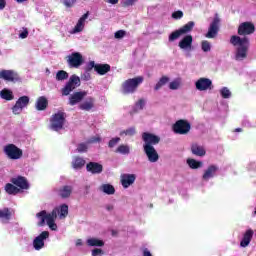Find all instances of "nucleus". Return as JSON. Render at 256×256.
<instances>
[{
	"label": "nucleus",
	"instance_id": "1",
	"mask_svg": "<svg viewBox=\"0 0 256 256\" xmlns=\"http://www.w3.org/2000/svg\"><path fill=\"white\" fill-rule=\"evenodd\" d=\"M142 140L144 141V151L149 161H159V154L153 145H157L161 138L155 134L144 132L142 134Z\"/></svg>",
	"mask_w": 256,
	"mask_h": 256
},
{
	"label": "nucleus",
	"instance_id": "2",
	"mask_svg": "<svg viewBox=\"0 0 256 256\" xmlns=\"http://www.w3.org/2000/svg\"><path fill=\"white\" fill-rule=\"evenodd\" d=\"M230 44L233 45V47H236L235 52V60L236 61H244V59H247V53L249 52V38L242 37L238 35H233L230 38Z\"/></svg>",
	"mask_w": 256,
	"mask_h": 256
},
{
	"label": "nucleus",
	"instance_id": "3",
	"mask_svg": "<svg viewBox=\"0 0 256 256\" xmlns=\"http://www.w3.org/2000/svg\"><path fill=\"white\" fill-rule=\"evenodd\" d=\"M141 83H143V76H138L126 80L122 85V93L124 95H131L135 93Z\"/></svg>",
	"mask_w": 256,
	"mask_h": 256
},
{
	"label": "nucleus",
	"instance_id": "4",
	"mask_svg": "<svg viewBox=\"0 0 256 256\" xmlns=\"http://www.w3.org/2000/svg\"><path fill=\"white\" fill-rule=\"evenodd\" d=\"M81 85V78L77 75H72L69 78V81L65 84V86L62 88L61 93L64 97H67V95H70L72 91H75L77 87Z\"/></svg>",
	"mask_w": 256,
	"mask_h": 256
},
{
	"label": "nucleus",
	"instance_id": "5",
	"mask_svg": "<svg viewBox=\"0 0 256 256\" xmlns=\"http://www.w3.org/2000/svg\"><path fill=\"white\" fill-rule=\"evenodd\" d=\"M193 27H195V22L190 21L187 24H185L182 28H179L178 30H175L174 32H172L169 35V41L173 42V41H177V39H179V37H181L182 35H187V33H191V31H193Z\"/></svg>",
	"mask_w": 256,
	"mask_h": 256
},
{
	"label": "nucleus",
	"instance_id": "6",
	"mask_svg": "<svg viewBox=\"0 0 256 256\" xmlns=\"http://www.w3.org/2000/svg\"><path fill=\"white\" fill-rule=\"evenodd\" d=\"M65 125V114L64 112H57L50 119V129L52 131H61Z\"/></svg>",
	"mask_w": 256,
	"mask_h": 256
},
{
	"label": "nucleus",
	"instance_id": "7",
	"mask_svg": "<svg viewBox=\"0 0 256 256\" xmlns=\"http://www.w3.org/2000/svg\"><path fill=\"white\" fill-rule=\"evenodd\" d=\"M4 153L9 159H21L23 157V150L17 147L15 144H8L4 146Z\"/></svg>",
	"mask_w": 256,
	"mask_h": 256
},
{
	"label": "nucleus",
	"instance_id": "8",
	"mask_svg": "<svg viewBox=\"0 0 256 256\" xmlns=\"http://www.w3.org/2000/svg\"><path fill=\"white\" fill-rule=\"evenodd\" d=\"M220 23L221 19H219V16L216 14L213 21L210 23L208 32L205 34L206 39H215L217 37Z\"/></svg>",
	"mask_w": 256,
	"mask_h": 256
},
{
	"label": "nucleus",
	"instance_id": "9",
	"mask_svg": "<svg viewBox=\"0 0 256 256\" xmlns=\"http://www.w3.org/2000/svg\"><path fill=\"white\" fill-rule=\"evenodd\" d=\"M0 79L8 81V83H21V77L14 70H1Z\"/></svg>",
	"mask_w": 256,
	"mask_h": 256
},
{
	"label": "nucleus",
	"instance_id": "10",
	"mask_svg": "<svg viewBox=\"0 0 256 256\" xmlns=\"http://www.w3.org/2000/svg\"><path fill=\"white\" fill-rule=\"evenodd\" d=\"M173 131L178 135H187V133L191 131V124L187 122V120H178L173 125Z\"/></svg>",
	"mask_w": 256,
	"mask_h": 256
},
{
	"label": "nucleus",
	"instance_id": "11",
	"mask_svg": "<svg viewBox=\"0 0 256 256\" xmlns=\"http://www.w3.org/2000/svg\"><path fill=\"white\" fill-rule=\"evenodd\" d=\"M29 96H22L20 97L15 105L12 107V113H14V115H19L23 112V110L25 109V107H27V105H29Z\"/></svg>",
	"mask_w": 256,
	"mask_h": 256
},
{
	"label": "nucleus",
	"instance_id": "12",
	"mask_svg": "<svg viewBox=\"0 0 256 256\" xmlns=\"http://www.w3.org/2000/svg\"><path fill=\"white\" fill-rule=\"evenodd\" d=\"M68 64L69 67H73L77 69L83 65V56L79 52H73L71 55L68 56Z\"/></svg>",
	"mask_w": 256,
	"mask_h": 256
},
{
	"label": "nucleus",
	"instance_id": "13",
	"mask_svg": "<svg viewBox=\"0 0 256 256\" xmlns=\"http://www.w3.org/2000/svg\"><path fill=\"white\" fill-rule=\"evenodd\" d=\"M197 91H209L213 89V81L209 78H200L195 82Z\"/></svg>",
	"mask_w": 256,
	"mask_h": 256
},
{
	"label": "nucleus",
	"instance_id": "14",
	"mask_svg": "<svg viewBox=\"0 0 256 256\" xmlns=\"http://www.w3.org/2000/svg\"><path fill=\"white\" fill-rule=\"evenodd\" d=\"M45 239H49V231H43L33 240V247L36 251H41L45 247Z\"/></svg>",
	"mask_w": 256,
	"mask_h": 256
},
{
	"label": "nucleus",
	"instance_id": "15",
	"mask_svg": "<svg viewBox=\"0 0 256 256\" xmlns=\"http://www.w3.org/2000/svg\"><path fill=\"white\" fill-rule=\"evenodd\" d=\"M57 211V208L53 209L51 213H47V211L42 210L39 213L36 214V217L39 219L38 227H45V221L46 223L49 222V217H55V212Z\"/></svg>",
	"mask_w": 256,
	"mask_h": 256
},
{
	"label": "nucleus",
	"instance_id": "16",
	"mask_svg": "<svg viewBox=\"0 0 256 256\" xmlns=\"http://www.w3.org/2000/svg\"><path fill=\"white\" fill-rule=\"evenodd\" d=\"M253 33H255V25L251 22L241 23L238 27V35L240 36L251 35Z\"/></svg>",
	"mask_w": 256,
	"mask_h": 256
},
{
	"label": "nucleus",
	"instance_id": "17",
	"mask_svg": "<svg viewBox=\"0 0 256 256\" xmlns=\"http://www.w3.org/2000/svg\"><path fill=\"white\" fill-rule=\"evenodd\" d=\"M178 47L183 51H193V36L186 35L179 41Z\"/></svg>",
	"mask_w": 256,
	"mask_h": 256
},
{
	"label": "nucleus",
	"instance_id": "18",
	"mask_svg": "<svg viewBox=\"0 0 256 256\" xmlns=\"http://www.w3.org/2000/svg\"><path fill=\"white\" fill-rule=\"evenodd\" d=\"M87 19H89V12L85 13L84 15H82V17H80L74 29L70 30V35L81 33V31L85 29V21H87Z\"/></svg>",
	"mask_w": 256,
	"mask_h": 256
},
{
	"label": "nucleus",
	"instance_id": "19",
	"mask_svg": "<svg viewBox=\"0 0 256 256\" xmlns=\"http://www.w3.org/2000/svg\"><path fill=\"white\" fill-rule=\"evenodd\" d=\"M135 179L137 177L135 174H122L121 175V185L124 189H128V187H131L135 183Z\"/></svg>",
	"mask_w": 256,
	"mask_h": 256
},
{
	"label": "nucleus",
	"instance_id": "20",
	"mask_svg": "<svg viewBox=\"0 0 256 256\" xmlns=\"http://www.w3.org/2000/svg\"><path fill=\"white\" fill-rule=\"evenodd\" d=\"M87 97V92L85 91H80V92H74L70 97H69V105H77V103H81L83 101V98Z\"/></svg>",
	"mask_w": 256,
	"mask_h": 256
},
{
	"label": "nucleus",
	"instance_id": "21",
	"mask_svg": "<svg viewBox=\"0 0 256 256\" xmlns=\"http://www.w3.org/2000/svg\"><path fill=\"white\" fill-rule=\"evenodd\" d=\"M10 181L13 185L19 187V189H29V182L27 181V178L23 176L12 178Z\"/></svg>",
	"mask_w": 256,
	"mask_h": 256
},
{
	"label": "nucleus",
	"instance_id": "22",
	"mask_svg": "<svg viewBox=\"0 0 256 256\" xmlns=\"http://www.w3.org/2000/svg\"><path fill=\"white\" fill-rule=\"evenodd\" d=\"M95 108V98L89 96L87 97L80 105L79 109L81 111H91V109Z\"/></svg>",
	"mask_w": 256,
	"mask_h": 256
},
{
	"label": "nucleus",
	"instance_id": "23",
	"mask_svg": "<svg viewBox=\"0 0 256 256\" xmlns=\"http://www.w3.org/2000/svg\"><path fill=\"white\" fill-rule=\"evenodd\" d=\"M217 171H219V167L215 165H210L205 171L202 176L203 181H209V179H213L215 175H217Z\"/></svg>",
	"mask_w": 256,
	"mask_h": 256
},
{
	"label": "nucleus",
	"instance_id": "24",
	"mask_svg": "<svg viewBox=\"0 0 256 256\" xmlns=\"http://www.w3.org/2000/svg\"><path fill=\"white\" fill-rule=\"evenodd\" d=\"M73 193V186L64 185L58 190V195L61 199H69Z\"/></svg>",
	"mask_w": 256,
	"mask_h": 256
},
{
	"label": "nucleus",
	"instance_id": "25",
	"mask_svg": "<svg viewBox=\"0 0 256 256\" xmlns=\"http://www.w3.org/2000/svg\"><path fill=\"white\" fill-rule=\"evenodd\" d=\"M254 233L253 229L246 230L240 242V247H249V243H251Z\"/></svg>",
	"mask_w": 256,
	"mask_h": 256
},
{
	"label": "nucleus",
	"instance_id": "26",
	"mask_svg": "<svg viewBox=\"0 0 256 256\" xmlns=\"http://www.w3.org/2000/svg\"><path fill=\"white\" fill-rule=\"evenodd\" d=\"M48 105H49V100H47V97L40 96L36 101L35 107L37 111H45Z\"/></svg>",
	"mask_w": 256,
	"mask_h": 256
},
{
	"label": "nucleus",
	"instance_id": "27",
	"mask_svg": "<svg viewBox=\"0 0 256 256\" xmlns=\"http://www.w3.org/2000/svg\"><path fill=\"white\" fill-rule=\"evenodd\" d=\"M95 71L98 75H106L111 71V66L109 64H96Z\"/></svg>",
	"mask_w": 256,
	"mask_h": 256
},
{
	"label": "nucleus",
	"instance_id": "28",
	"mask_svg": "<svg viewBox=\"0 0 256 256\" xmlns=\"http://www.w3.org/2000/svg\"><path fill=\"white\" fill-rule=\"evenodd\" d=\"M11 210L9 208L0 209V219L2 223H9L11 221Z\"/></svg>",
	"mask_w": 256,
	"mask_h": 256
},
{
	"label": "nucleus",
	"instance_id": "29",
	"mask_svg": "<svg viewBox=\"0 0 256 256\" xmlns=\"http://www.w3.org/2000/svg\"><path fill=\"white\" fill-rule=\"evenodd\" d=\"M191 151L193 155H197L198 157L205 156V148L203 146H199L198 144H192Z\"/></svg>",
	"mask_w": 256,
	"mask_h": 256
},
{
	"label": "nucleus",
	"instance_id": "30",
	"mask_svg": "<svg viewBox=\"0 0 256 256\" xmlns=\"http://www.w3.org/2000/svg\"><path fill=\"white\" fill-rule=\"evenodd\" d=\"M4 189L8 195H17L21 191V189L11 183H7Z\"/></svg>",
	"mask_w": 256,
	"mask_h": 256
},
{
	"label": "nucleus",
	"instance_id": "31",
	"mask_svg": "<svg viewBox=\"0 0 256 256\" xmlns=\"http://www.w3.org/2000/svg\"><path fill=\"white\" fill-rule=\"evenodd\" d=\"M57 213H59V210L56 209L55 216H49L47 225L52 231H57V224H55V219H57Z\"/></svg>",
	"mask_w": 256,
	"mask_h": 256
},
{
	"label": "nucleus",
	"instance_id": "32",
	"mask_svg": "<svg viewBox=\"0 0 256 256\" xmlns=\"http://www.w3.org/2000/svg\"><path fill=\"white\" fill-rule=\"evenodd\" d=\"M87 245H89V247H103V245H105V242L97 238H90L87 240Z\"/></svg>",
	"mask_w": 256,
	"mask_h": 256
},
{
	"label": "nucleus",
	"instance_id": "33",
	"mask_svg": "<svg viewBox=\"0 0 256 256\" xmlns=\"http://www.w3.org/2000/svg\"><path fill=\"white\" fill-rule=\"evenodd\" d=\"M100 189L106 195H115V187L111 184H103Z\"/></svg>",
	"mask_w": 256,
	"mask_h": 256
},
{
	"label": "nucleus",
	"instance_id": "34",
	"mask_svg": "<svg viewBox=\"0 0 256 256\" xmlns=\"http://www.w3.org/2000/svg\"><path fill=\"white\" fill-rule=\"evenodd\" d=\"M131 151V148L129 147V145H120L116 148L115 153H119L120 155H129Z\"/></svg>",
	"mask_w": 256,
	"mask_h": 256
},
{
	"label": "nucleus",
	"instance_id": "35",
	"mask_svg": "<svg viewBox=\"0 0 256 256\" xmlns=\"http://www.w3.org/2000/svg\"><path fill=\"white\" fill-rule=\"evenodd\" d=\"M0 97L2 99H5L6 101H11L13 100V91L9 89H3L2 91H0Z\"/></svg>",
	"mask_w": 256,
	"mask_h": 256
},
{
	"label": "nucleus",
	"instance_id": "36",
	"mask_svg": "<svg viewBox=\"0 0 256 256\" xmlns=\"http://www.w3.org/2000/svg\"><path fill=\"white\" fill-rule=\"evenodd\" d=\"M57 215L58 213H60V219H65V217H67V215H69V206L67 204H63L60 206V210L57 209Z\"/></svg>",
	"mask_w": 256,
	"mask_h": 256
},
{
	"label": "nucleus",
	"instance_id": "37",
	"mask_svg": "<svg viewBox=\"0 0 256 256\" xmlns=\"http://www.w3.org/2000/svg\"><path fill=\"white\" fill-rule=\"evenodd\" d=\"M167 83H169V77L164 76L160 78V80L156 83L154 87L155 91H159V89L162 88L163 85H167Z\"/></svg>",
	"mask_w": 256,
	"mask_h": 256
},
{
	"label": "nucleus",
	"instance_id": "38",
	"mask_svg": "<svg viewBox=\"0 0 256 256\" xmlns=\"http://www.w3.org/2000/svg\"><path fill=\"white\" fill-rule=\"evenodd\" d=\"M65 79H69V73L64 70H60L56 73V81H65Z\"/></svg>",
	"mask_w": 256,
	"mask_h": 256
},
{
	"label": "nucleus",
	"instance_id": "39",
	"mask_svg": "<svg viewBox=\"0 0 256 256\" xmlns=\"http://www.w3.org/2000/svg\"><path fill=\"white\" fill-rule=\"evenodd\" d=\"M220 95L222 99H231V90L227 87H222L220 89Z\"/></svg>",
	"mask_w": 256,
	"mask_h": 256
},
{
	"label": "nucleus",
	"instance_id": "40",
	"mask_svg": "<svg viewBox=\"0 0 256 256\" xmlns=\"http://www.w3.org/2000/svg\"><path fill=\"white\" fill-rule=\"evenodd\" d=\"M120 142H121L120 137H114V138L110 139L108 142L109 149H114V147H117V145H119Z\"/></svg>",
	"mask_w": 256,
	"mask_h": 256
},
{
	"label": "nucleus",
	"instance_id": "41",
	"mask_svg": "<svg viewBox=\"0 0 256 256\" xmlns=\"http://www.w3.org/2000/svg\"><path fill=\"white\" fill-rule=\"evenodd\" d=\"M201 49L204 53H209V51H211V43L207 40L202 41Z\"/></svg>",
	"mask_w": 256,
	"mask_h": 256
},
{
	"label": "nucleus",
	"instance_id": "42",
	"mask_svg": "<svg viewBox=\"0 0 256 256\" xmlns=\"http://www.w3.org/2000/svg\"><path fill=\"white\" fill-rule=\"evenodd\" d=\"M190 169H199V167H203V162L201 161H187Z\"/></svg>",
	"mask_w": 256,
	"mask_h": 256
},
{
	"label": "nucleus",
	"instance_id": "43",
	"mask_svg": "<svg viewBox=\"0 0 256 256\" xmlns=\"http://www.w3.org/2000/svg\"><path fill=\"white\" fill-rule=\"evenodd\" d=\"M86 169L89 173L95 174L97 169V162H90L86 165Z\"/></svg>",
	"mask_w": 256,
	"mask_h": 256
},
{
	"label": "nucleus",
	"instance_id": "44",
	"mask_svg": "<svg viewBox=\"0 0 256 256\" xmlns=\"http://www.w3.org/2000/svg\"><path fill=\"white\" fill-rule=\"evenodd\" d=\"M73 169L79 170L85 167V161H74L72 162Z\"/></svg>",
	"mask_w": 256,
	"mask_h": 256
},
{
	"label": "nucleus",
	"instance_id": "45",
	"mask_svg": "<svg viewBox=\"0 0 256 256\" xmlns=\"http://www.w3.org/2000/svg\"><path fill=\"white\" fill-rule=\"evenodd\" d=\"M87 149H89V147L85 143H80L77 146V152L78 153H87Z\"/></svg>",
	"mask_w": 256,
	"mask_h": 256
},
{
	"label": "nucleus",
	"instance_id": "46",
	"mask_svg": "<svg viewBox=\"0 0 256 256\" xmlns=\"http://www.w3.org/2000/svg\"><path fill=\"white\" fill-rule=\"evenodd\" d=\"M180 85H181V83L179 82V80H174V81L170 82L169 89H172V91H175V90L179 89Z\"/></svg>",
	"mask_w": 256,
	"mask_h": 256
},
{
	"label": "nucleus",
	"instance_id": "47",
	"mask_svg": "<svg viewBox=\"0 0 256 256\" xmlns=\"http://www.w3.org/2000/svg\"><path fill=\"white\" fill-rule=\"evenodd\" d=\"M145 100L144 99H140L136 104H135V110L136 111H141L143 109V107H145Z\"/></svg>",
	"mask_w": 256,
	"mask_h": 256
},
{
	"label": "nucleus",
	"instance_id": "48",
	"mask_svg": "<svg viewBox=\"0 0 256 256\" xmlns=\"http://www.w3.org/2000/svg\"><path fill=\"white\" fill-rule=\"evenodd\" d=\"M102 139L100 136H93L91 138L88 139L87 143L91 144V143H101Z\"/></svg>",
	"mask_w": 256,
	"mask_h": 256
},
{
	"label": "nucleus",
	"instance_id": "49",
	"mask_svg": "<svg viewBox=\"0 0 256 256\" xmlns=\"http://www.w3.org/2000/svg\"><path fill=\"white\" fill-rule=\"evenodd\" d=\"M124 135H127L129 137H132V135H135V127H130L122 132Z\"/></svg>",
	"mask_w": 256,
	"mask_h": 256
},
{
	"label": "nucleus",
	"instance_id": "50",
	"mask_svg": "<svg viewBox=\"0 0 256 256\" xmlns=\"http://www.w3.org/2000/svg\"><path fill=\"white\" fill-rule=\"evenodd\" d=\"M172 18L176 19V20L183 19V11H181V10L175 11L172 14Z\"/></svg>",
	"mask_w": 256,
	"mask_h": 256
},
{
	"label": "nucleus",
	"instance_id": "51",
	"mask_svg": "<svg viewBox=\"0 0 256 256\" xmlns=\"http://www.w3.org/2000/svg\"><path fill=\"white\" fill-rule=\"evenodd\" d=\"M82 81H91V73H89L88 70H86L82 75H81Z\"/></svg>",
	"mask_w": 256,
	"mask_h": 256
},
{
	"label": "nucleus",
	"instance_id": "52",
	"mask_svg": "<svg viewBox=\"0 0 256 256\" xmlns=\"http://www.w3.org/2000/svg\"><path fill=\"white\" fill-rule=\"evenodd\" d=\"M20 39H27L29 37V30L27 28H23L22 32L19 34Z\"/></svg>",
	"mask_w": 256,
	"mask_h": 256
},
{
	"label": "nucleus",
	"instance_id": "53",
	"mask_svg": "<svg viewBox=\"0 0 256 256\" xmlns=\"http://www.w3.org/2000/svg\"><path fill=\"white\" fill-rule=\"evenodd\" d=\"M65 7H73L75 3H77V0H62Z\"/></svg>",
	"mask_w": 256,
	"mask_h": 256
},
{
	"label": "nucleus",
	"instance_id": "54",
	"mask_svg": "<svg viewBox=\"0 0 256 256\" xmlns=\"http://www.w3.org/2000/svg\"><path fill=\"white\" fill-rule=\"evenodd\" d=\"M114 37L116 39H123L125 37V30H118L115 34Z\"/></svg>",
	"mask_w": 256,
	"mask_h": 256
},
{
	"label": "nucleus",
	"instance_id": "55",
	"mask_svg": "<svg viewBox=\"0 0 256 256\" xmlns=\"http://www.w3.org/2000/svg\"><path fill=\"white\" fill-rule=\"evenodd\" d=\"M103 250L101 248H95L92 250V256H102L103 255Z\"/></svg>",
	"mask_w": 256,
	"mask_h": 256
},
{
	"label": "nucleus",
	"instance_id": "56",
	"mask_svg": "<svg viewBox=\"0 0 256 256\" xmlns=\"http://www.w3.org/2000/svg\"><path fill=\"white\" fill-rule=\"evenodd\" d=\"M135 3H137V0H123V5H125V7H131L135 5Z\"/></svg>",
	"mask_w": 256,
	"mask_h": 256
},
{
	"label": "nucleus",
	"instance_id": "57",
	"mask_svg": "<svg viewBox=\"0 0 256 256\" xmlns=\"http://www.w3.org/2000/svg\"><path fill=\"white\" fill-rule=\"evenodd\" d=\"M95 67H97V64H95V61H90L87 64V71H91V69H94V71H95Z\"/></svg>",
	"mask_w": 256,
	"mask_h": 256
},
{
	"label": "nucleus",
	"instance_id": "58",
	"mask_svg": "<svg viewBox=\"0 0 256 256\" xmlns=\"http://www.w3.org/2000/svg\"><path fill=\"white\" fill-rule=\"evenodd\" d=\"M242 125H243V127H255V126L251 125V122H249L247 119H244L242 121Z\"/></svg>",
	"mask_w": 256,
	"mask_h": 256
},
{
	"label": "nucleus",
	"instance_id": "59",
	"mask_svg": "<svg viewBox=\"0 0 256 256\" xmlns=\"http://www.w3.org/2000/svg\"><path fill=\"white\" fill-rule=\"evenodd\" d=\"M103 171V165L97 163L95 173H101Z\"/></svg>",
	"mask_w": 256,
	"mask_h": 256
},
{
	"label": "nucleus",
	"instance_id": "60",
	"mask_svg": "<svg viewBox=\"0 0 256 256\" xmlns=\"http://www.w3.org/2000/svg\"><path fill=\"white\" fill-rule=\"evenodd\" d=\"M7 5V1L5 0H0V11H3Z\"/></svg>",
	"mask_w": 256,
	"mask_h": 256
},
{
	"label": "nucleus",
	"instance_id": "61",
	"mask_svg": "<svg viewBox=\"0 0 256 256\" xmlns=\"http://www.w3.org/2000/svg\"><path fill=\"white\" fill-rule=\"evenodd\" d=\"M143 256H153V254H151V252L147 248H145L143 250Z\"/></svg>",
	"mask_w": 256,
	"mask_h": 256
},
{
	"label": "nucleus",
	"instance_id": "62",
	"mask_svg": "<svg viewBox=\"0 0 256 256\" xmlns=\"http://www.w3.org/2000/svg\"><path fill=\"white\" fill-rule=\"evenodd\" d=\"M107 3H110V5H117L119 0H107Z\"/></svg>",
	"mask_w": 256,
	"mask_h": 256
},
{
	"label": "nucleus",
	"instance_id": "63",
	"mask_svg": "<svg viewBox=\"0 0 256 256\" xmlns=\"http://www.w3.org/2000/svg\"><path fill=\"white\" fill-rule=\"evenodd\" d=\"M250 78L252 79V81H256V72H253V73L250 75Z\"/></svg>",
	"mask_w": 256,
	"mask_h": 256
},
{
	"label": "nucleus",
	"instance_id": "64",
	"mask_svg": "<svg viewBox=\"0 0 256 256\" xmlns=\"http://www.w3.org/2000/svg\"><path fill=\"white\" fill-rule=\"evenodd\" d=\"M106 209H107V211H113L114 206L113 205H107Z\"/></svg>",
	"mask_w": 256,
	"mask_h": 256
}]
</instances>
